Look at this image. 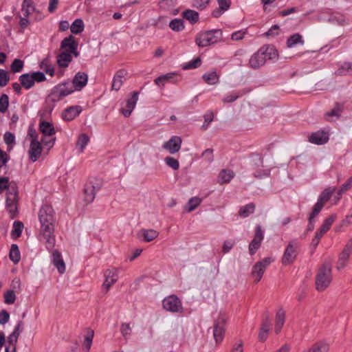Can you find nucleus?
<instances>
[{
	"instance_id": "ea45409f",
	"label": "nucleus",
	"mask_w": 352,
	"mask_h": 352,
	"mask_svg": "<svg viewBox=\"0 0 352 352\" xmlns=\"http://www.w3.org/2000/svg\"><path fill=\"white\" fill-rule=\"evenodd\" d=\"M84 28V22L81 19H76L70 25L71 32L76 34L81 33Z\"/></svg>"
},
{
	"instance_id": "f8f14e48",
	"label": "nucleus",
	"mask_w": 352,
	"mask_h": 352,
	"mask_svg": "<svg viewBox=\"0 0 352 352\" xmlns=\"http://www.w3.org/2000/svg\"><path fill=\"white\" fill-rule=\"evenodd\" d=\"M182 142L181 137L174 135L168 141L164 143L162 148L167 150L170 154H175L181 149Z\"/></svg>"
},
{
	"instance_id": "b1692460",
	"label": "nucleus",
	"mask_w": 352,
	"mask_h": 352,
	"mask_svg": "<svg viewBox=\"0 0 352 352\" xmlns=\"http://www.w3.org/2000/svg\"><path fill=\"white\" fill-rule=\"evenodd\" d=\"M285 321V311L283 310V308H280L278 309L276 314V318H275V327H274V331L276 334H278L282 327L284 325Z\"/></svg>"
},
{
	"instance_id": "e2e57ef3",
	"label": "nucleus",
	"mask_w": 352,
	"mask_h": 352,
	"mask_svg": "<svg viewBox=\"0 0 352 352\" xmlns=\"http://www.w3.org/2000/svg\"><path fill=\"white\" fill-rule=\"evenodd\" d=\"M201 58L197 57L195 59L189 62L188 63L186 64L183 68L184 69H190L197 68L198 67H199L201 65Z\"/></svg>"
},
{
	"instance_id": "f257e3e1",
	"label": "nucleus",
	"mask_w": 352,
	"mask_h": 352,
	"mask_svg": "<svg viewBox=\"0 0 352 352\" xmlns=\"http://www.w3.org/2000/svg\"><path fill=\"white\" fill-rule=\"evenodd\" d=\"M38 219L41 223V234L45 241L46 248L51 250L56 243L54 234L56 218L52 206L48 204L43 205L39 210Z\"/></svg>"
},
{
	"instance_id": "7ed1b4c3",
	"label": "nucleus",
	"mask_w": 352,
	"mask_h": 352,
	"mask_svg": "<svg viewBox=\"0 0 352 352\" xmlns=\"http://www.w3.org/2000/svg\"><path fill=\"white\" fill-rule=\"evenodd\" d=\"M332 280L331 265L329 263H324L319 268L316 276V288L318 292L325 290Z\"/></svg>"
},
{
	"instance_id": "1a4fd4ad",
	"label": "nucleus",
	"mask_w": 352,
	"mask_h": 352,
	"mask_svg": "<svg viewBox=\"0 0 352 352\" xmlns=\"http://www.w3.org/2000/svg\"><path fill=\"white\" fill-rule=\"evenodd\" d=\"M352 252V237L348 241L343 250L339 255L336 268L341 270L344 268L347 264L348 260Z\"/></svg>"
},
{
	"instance_id": "0eeeda50",
	"label": "nucleus",
	"mask_w": 352,
	"mask_h": 352,
	"mask_svg": "<svg viewBox=\"0 0 352 352\" xmlns=\"http://www.w3.org/2000/svg\"><path fill=\"white\" fill-rule=\"evenodd\" d=\"M298 245L296 241H292L289 243L282 257L283 265H289L294 262L298 255Z\"/></svg>"
},
{
	"instance_id": "37998d69",
	"label": "nucleus",
	"mask_w": 352,
	"mask_h": 352,
	"mask_svg": "<svg viewBox=\"0 0 352 352\" xmlns=\"http://www.w3.org/2000/svg\"><path fill=\"white\" fill-rule=\"evenodd\" d=\"M23 229V223L21 221H16L14 222L13 228L11 232V236L12 239H16L19 238L22 233Z\"/></svg>"
},
{
	"instance_id": "4d7b16f0",
	"label": "nucleus",
	"mask_w": 352,
	"mask_h": 352,
	"mask_svg": "<svg viewBox=\"0 0 352 352\" xmlns=\"http://www.w3.org/2000/svg\"><path fill=\"white\" fill-rule=\"evenodd\" d=\"M23 61L16 58L13 60L10 65L11 71L14 73L19 72L22 70L23 67Z\"/></svg>"
},
{
	"instance_id": "6e6552de",
	"label": "nucleus",
	"mask_w": 352,
	"mask_h": 352,
	"mask_svg": "<svg viewBox=\"0 0 352 352\" xmlns=\"http://www.w3.org/2000/svg\"><path fill=\"white\" fill-rule=\"evenodd\" d=\"M334 191L335 188H327L322 192L317 202L313 207L314 214H318L320 213L325 204L330 199Z\"/></svg>"
},
{
	"instance_id": "5fc2aeb1",
	"label": "nucleus",
	"mask_w": 352,
	"mask_h": 352,
	"mask_svg": "<svg viewBox=\"0 0 352 352\" xmlns=\"http://www.w3.org/2000/svg\"><path fill=\"white\" fill-rule=\"evenodd\" d=\"M94 336V331L91 329H88L87 330V333L85 336V340H84V343H85V347H86L87 351H89L91 348Z\"/></svg>"
},
{
	"instance_id": "774afa93",
	"label": "nucleus",
	"mask_w": 352,
	"mask_h": 352,
	"mask_svg": "<svg viewBox=\"0 0 352 352\" xmlns=\"http://www.w3.org/2000/svg\"><path fill=\"white\" fill-rule=\"evenodd\" d=\"M352 188V176L342 185L340 189L338 191L339 194H342Z\"/></svg>"
},
{
	"instance_id": "ddd939ff",
	"label": "nucleus",
	"mask_w": 352,
	"mask_h": 352,
	"mask_svg": "<svg viewBox=\"0 0 352 352\" xmlns=\"http://www.w3.org/2000/svg\"><path fill=\"white\" fill-rule=\"evenodd\" d=\"M138 91H133L131 93V96L126 100L125 107L120 109V112L124 117L128 118L131 116L138 100Z\"/></svg>"
},
{
	"instance_id": "338daca9",
	"label": "nucleus",
	"mask_w": 352,
	"mask_h": 352,
	"mask_svg": "<svg viewBox=\"0 0 352 352\" xmlns=\"http://www.w3.org/2000/svg\"><path fill=\"white\" fill-rule=\"evenodd\" d=\"M34 82H41L45 80L46 78L45 74L42 72H33L32 74Z\"/></svg>"
},
{
	"instance_id": "79ce46f5",
	"label": "nucleus",
	"mask_w": 352,
	"mask_h": 352,
	"mask_svg": "<svg viewBox=\"0 0 352 352\" xmlns=\"http://www.w3.org/2000/svg\"><path fill=\"white\" fill-rule=\"evenodd\" d=\"M10 258L14 263L16 264L19 262L21 259L20 252L19 250V247L16 244H12L11 245V249L10 251Z\"/></svg>"
},
{
	"instance_id": "58836bf2",
	"label": "nucleus",
	"mask_w": 352,
	"mask_h": 352,
	"mask_svg": "<svg viewBox=\"0 0 352 352\" xmlns=\"http://www.w3.org/2000/svg\"><path fill=\"white\" fill-rule=\"evenodd\" d=\"M141 232L142 233L144 240L146 242L152 241L159 235V232L153 229H142Z\"/></svg>"
},
{
	"instance_id": "473e14b6",
	"label": "nucleus",
	"mask_w": 352,
	"mask_h": 352,
	"mask_svg": "<svg viewBox=\"0 0 352 352\" xmlns=\"http://www.w3.org/2000/svg\"><path fill=\"white\" fill-rule=\"evenodd\" d=\"M39 130L44 136H51L55 134V129L52 124L46 121L41 122L39 124Z\"/></svg>"
},
{
	"instance_id": "49530a36",
	"label": "nucleus",
	"mask_w": 352,
	"mask_h": 352,
	"mask_svg": "<svg viewBox=\"0 0 352 352\" xmlns=\"http://www.w3.org/2000/svg\"><path fill=\"white\" fill-rule=\"evenodd\" d=\"M183 16L191 23H195L199 21V14L192 10H186L183 12Z\"/></svg>"
},
{
	"instance_id": "864d4df0",
	"label": "nucleus",
	"mask_w": 352,
	"mask_h": 352,
	"mask_svg": "<svg viewBox=\"0 0 352 352\" xmlns=\"http://www.w3.org/2000/svg\"><path fill=\"white\" fill-rule=\"evenodd\" d=\"M201 202V199H200L199 197H194L190 198L189 199V201H188L187 211L191 212V211L195 210L199 206Z\"/></svg>"
},
{
	"instance_id": "9d476101",
	"label": "nucleus",
	"mask_w": 352,
	"mask_h": 352,
	"mask_svg": "<svg viewBox=\"0 0 352 352\" xmlns=\"http://www.w3.org/2000/svg\"><path fill=\"white\" fill-rule=\"evenodd\" d=\"M263 238L264 235L261 226L260 225H257L255 228V234L254 239L252 240L249 245L250 254H254L256 250L259 249L261 245V242L263 240Z\"/></svg>"
},
{
	"instance_id": "2eb2a0df",
	"label": "nucleus",
	"mask_w": 352,
	"mask_h": 352,
	"mask_svg": "<svg viewBox=\"0 0 352 352\" xmlns=\"http://www.w3.org/2000/svg\"><path fill=\"white\" fill-rule=\"evenodd\" d=\"M104 277L105 280L103 283L102 287L105 289V292H107L109 288L117 281L118 275L117 270L116 269L113 270H107L104 272Z\"/></svg>"
},
{
	"instance_id": "bb28decb",
	"label": "nucleus",
	"mask_w": 352,
	"mask_h": 352,
	"mask_svg": "<svg viewBox=\"0 0 352 352\" xmlns=\"http://www.w3.org/2000/svg\"><path fill=\"white\" fill-rule=\"evenodd\" d=\"M217 2L219 6V8L213 10L212 12V15L215 18L219 17L231 6L230 0H217Z\"/></svg>"
},
{
	"instance_id": "a19ab883",
	"label": "nucleus",
	"mask_w": 352,
	"mask_h": 352,
	"mask_svg": "<svg viewBox=\"0 0 352 352\" xmlns=\"http://www.w3.org/2000/svg\"><path fill=\"white\" fill-rule=\"evenodd\" d=\"M255 210V205L253 203L248 204L240 208L239 215L241 217L245 218L250 214H252Z\"/></svg>"
},
{
	"instance_id": "4be33fe9",
	"label": "nucleus",
	"mask_w": 352,
	"mask_h": 352,
	"mask_svg": "<svg viewBox=\"0 0 352 352\" xmlns=\"http://www.w3.org/2000/svg\"><path fill=\"white\" fill-rule=\"evenodd\" d=\"M52 261L54 266L57 268L58 272L60 274H63L65 271V264L61 258L60 253L57 250H54L52 252Z\"/></svg>"
},
{
	"instance_id": "aec40b11",
	"label": "nucleus",
	"mask_w": 352,
	"mask_h": 352,
	"mask_svg": "<svg viewBox=\"0 0 352 352\" xmlns=\"http://www.w3.org/2000/svg\"><path fill=\"white\" fill-rule=\"evenodd\" d=\"M328 140V133L320 131L312 133L309 137V141L310 142L318 145L325 144Z\"/></svg>"
},
{
	"instance_id": "a878e982",
	"label": "nucleus",
	"mask_w": 352,
	"mask_h": 352,
	"mask_svg": "<svg viewBox=\"0 0 352 352\" xmlns=\"http://www.w3.org/2000/svg\"><path fill=\"white\" fill-rule=\"evenodd\" d=\"M54 89L62 99L74 91L73 87L67 82L58 84Z\"/></svg>"
},
{
	"instance_id": "8fccbe9b",
	"label": "nucleus",
	"mask_w": 352,
	"mask_h": 352,
	"mask_svg": "<svg viewBox=\"0 0 352 352\" xmlns=\"http://www.w3.org/2000/svg\"><path fill=\"white\" fill-rule=\"evenodd\" d=\"M89 141V138L85 133L80 134L76 142V146L80 148V152H82Z\"/></svg>"
},
{
	"instance_id": "e433bc0d",
	"label": "nucleus",
	"mask_w": 352,
	"mask_h": 352,
	"mask_svg": "<svg viewBox=\"0 0 352 352\" xmlns=\"http://www.w3.org/2000/svg\"><path fill=\"white\" fill-rule=\"evenodd\" d=\"M297 44H304L302 37L298 33L294 34L293 35L290 36L287 40V47L289 48H292L296 45Z\"/></svg>"
},
{
	"instance_id": "f704fd0d",
	"label": "nucleus",
	"mask_w": 352,
	"mask_h": 352,
	"mask_svg": "<svg viewBox=\"0 0 352 352\" xmlns=\"http://www.w3.org/2000/svg\"><path fill=\"white\" fill-rule=\"evenodd\" d=\"M202 78L204 82L208 85H216L219 80V77L215 71L204 74Z\"/></svg>"
},
{
	"instance_id": "423d86ee",
	"label": "nucleus",
	"mask_w": 352,
	"mask_h": 352,
	"mask_svg": "<svg viewBox=\"0 0 352 352\" xmlns=\"http://www.w3.org/2000/svg\"><path fill=\"white\" fill-rule=\"evenodd\" d=\"M163 308L172 313H182L183 307L181 300L176 295H170L162 300Z\"/></svg>"
},
{
	"instance_id": "c9c22d12",
	"label": "nucleus",
	"mask_w": 352,
	"mask_h": 352,
	"mask_svg": "<svg viewBox=\"0 0 352 352\" xmlns=\"http://www.w3.org/2000/svg\"><path fill=\"white\" fill-rule=\"evenodd\" d=\"M35 8L32 0H24L22 4L21 12L25 17H28L34 11Z\"/></svg>"
},
{
	"instance_id": "dca6fc26",
	"label": "nucleus",
	"mask_w": 352,
	"mask_h": 352,
	"mask_svg": "<svg viewBox=\"0 0 352 352\" xmlns=\"http://www.w3.org/2000/svg\"><path fill=\"white\" fill-rule=\"evenodd\" d=\"M271 320L268 314H266L263 320L261 323V327L260 329V332L258 336V340L260 342H265L268 336V333L271 329Z\"/></svg>"
},
{
	"instance_id": "0e129e2a",
	"label": "nucleus",
	"mask_w": 352,
	"mask_h": 352,
	"mask_svg": "<svg viewBox=\"0 0 352 352\" xmlns=\"http://www.w3.org/2000/svg\"><path fill=\"white\" fill-rule=\"evenodd\" d=\"M213 151H214L212 148H207L203 152L202 157L204 158V160L206 162L211 163L213 161V160H214Z\"/></svg>"
},
{
	"instance_id": "6ab92c4d",
	"label": "nucleus",
	"mask_w": 352,
	"mask_h": 352,
	"mask_svg": "<svg viewBox=\"0 0 352 352\" xmlns=\"http://www.w3.org/2000/svg\"><path fill=\"white\" fill-rule=\"evenodd\" d=\"M260 51L263 52V56L265 57V61L267 60H276L278 58V52L274 47V45H265L262 46L260 49Z\"/></svg>"
},
{
	"instance_id": "a211bd4d",
	"label": "nucleus",
	"mask_w": 352,
	"mask_h": 352,
	"mask_svg": "<svg viewBox=\"0 0 352 352\" xmlns=\"http://www.w3.org/2000/svg\"><path fill=\"white\" fill-rule=\"evenodd\" d=\"M100 188L99 184L94 186L91 182L87 183L84 188L85 200L87 203H91L94 201L96 195V192Z\"/></svg>"
},
{
	"instance_id": "f3484780",
	"label": "nucleus",
	"mask_w": 352,
	"mask_h": 352,
	"mask_svg": "<svg viewBox=\"0 0 352 352\" xmlns=\"http://www.w3.org/2000/svg\"><path fill=\"white\" fill-rule=\"evenodd\" d=\"M263 52L259 50L255 52L249 60V65L251 68L256 69L264 65L265 63Z\"/></svg>"
},
{
	"instance_id": "c03bdc74",
	"label": "nucleus",
	"mask_w": 352,
	"mask_h": 352,
	"mask_svg": "<svg viewBox=\"0 0 352 352\" xmlns=\"http://www.w3.org/2000/svg\"><path fill=\"white\" fill-rule=\"evenodd\" d=\"M12 187H17L16 184L15 182H9V178L6 177H0V190H7V192H10V188Z\"/></svg>"
},
{
	"instance_id": "09e8293b",
	"label": "nucleus",
	"mask_w": 352,
	"mask_h": 352,
	"mask_svg": "<svg viewBox=\"0 0 352 352\" xmlns=\"http://www.w3.org/2000/svg\"><path fill=\"white\" fill-rule=\"evenodd\" d=\"M169 27L174 31H182L184 28V21L181 19H173L170 22Z\"/></svg>"
},
{
	"instance_id": "5701e85b",
	"label": "nucleus",
	"mask_w": 352,
	"mask_h": 352,
	"mask_svg": "<svg viewBox=\"0 0 352 352\" xmlns=\"http://www.w3.org/2000/svg\"><path fill=\"white\" fill-rule=\"evenodd\" d=\"M88 76L85 72H78L74 79L73 84L76 90H81L87 83Z\"/></svg>"
},
{
	"instance_id": "69168bd1",
	"label": "nucleus",
	"mask_w": 352,
	"mask_h": 352,
	"mask_svg": "<svg viewBox=\"0 0 352 352\" xmlns=\"http://www.w3.org/2000/svg\"><path fill=\"white\" fill-rule=\"evenodd\" d=\"M61 99L62 98H60V96H59V95L54 88L52 89L50 94L48 95L47 98V100L48 102H56L58 101H60Z\"/></svg>"
},
{
	"instance_id": "de8ad7c7",
	"label": "nucleus",
	"mask_w": 352,
	"mask_h": 352,
	"mask_svg": "<svg viewBox=\"0 0 352 352\" xmlns=\"http://www.w3.org/2000/svg\"><path fill=\"white\" fill-rule=\"evenodd\" d=\"M342 110V105L339 103H336L335 107L329 112L325 114L327 120H329V118L336 116L339 117Z\"/></svg>"
},
{
	"instance_id": "4468645a",
	"label": "nucleus",
	"mask_w": 352,
	"mask_h": 352,
	"mask_svg": "<svg viewBox=\"0 0 352 352\" xmlns=\"http://www.w3.org/2000/svg\"><path fill=\"white\" fill-rule=\"evenodd\" d=\"M43 146L38 140H32L29 150L30 160L33 162H36L41 156Z\"/></svg>"
},
{
	"instance_id": "2f4dec72",
	"label": "nucleus",
	"mask_w": 352,
	"mask_h": 352,
	"mask_svg": "<svg viewBox=\"0 0 352 352\" xmlns=\"http://www.w3.org/2000/svg\"><path fill=\"white\" fill-rule=\"evenodd\" d=\"M251 91L250 89H243L232 94L226 96L223 99V102L225 103L232 102L235 101L238 98L243 96L244 94Z\"/></svg>"
},
{
	"instance_id": "3c124183",
	"label": "nucleus",
	"mask_w": 352,
	"mask_h": 352,
	"mask_svg": "<svg viewBox=\"0 0 352 352\" xmlns=\"http://www.w3.org/2000/svg\"><path fill=\"white\" fill-rule=\"evenodd\" d=\"M335 221V217L333 215H331L324 219L322 225L321 226L320 232L326 233L331 228V225Z\"/></svg>"
},
{
	"instance_id": "39448f33",
	"label": "nucleus",
	"mask_w": 352,
	"mask_h": 352,
	"mask_svg": "<svg viewBox=\"0 0 352 352\" xmlns=\"http://www.w3.org/2000/svg\"><path fill=\"white\" fill-rule=\"evenodd\" d=\"M274 261V258L272 257H265L253 265L251 275L255 283H258L261 280L265 270Z\"/></svg>"
},
{
	"instance_id": "393cba45",
	"label": "nucleus",
	"mask_w": 352,
	"mask_h": 352,
	"mask_svg": "<svg viewBox=\"0 0 352 352\" xmlns=\"http://www.w3.org/2000/svg\"><path fill=\"white\" fill-rule=\"evenodd\" d=\"M80 111V107L78 106L70 107L63 112L62 117L65 120L70 121L78 116Z\"/></svg>"
},
{
	"instance_id": "cd10ccee",
	"label": "nucleus",
	"mask_w": 352,
	"mask_h": 352,
	"mask_svg": "<svg viewBox=\"0 0 352 352\" xmlns=\"http://www.w3.org/2000/svg\"><path fill=\"white\" fill-rule=\"evenodd\" d=\"M72 54L68 51L62 52L57 56V64L60 67H67L72 60Z\"/></svg>"
},
{
	"instance_id": "c756f323",
	"label": "nucleus",
	"mask_w": 352,
	"mask_h": 352,
	"mask_svg": "<svg viewBox=\"0 0 352 352\" xmlns=\"http://www.w3.org/2000/svg\"><path fill=\"white\" fill-rule=\"evenodd\" d=\"M336 76L352 75V63L344 62L335 72Z\"/></svg>"
},
{
	"instance_id": "603ef678",
	"label": "nucleus",
	"mask_w": 352,
	"mask_h": 352,
	"mask_svg": "<svg viewBox=\"0 0 352 352\" xmlns=\"http://www.w3.org/2000/svg\"><path fill=\"white\" fill-rule=\"evenodd\" d=\"M132 332L130 323L124 322L120 326V333L125 340H128Z\"/></svg>"
},
{
	"instance_id": "13d9d810",
	"label": "nucleus",
	"mask_w": 352,
	"mask_h": 352,
	"mask_svg": "<svg viewBox=\"0 0 352 352\" xmlns=\"http://www.w3.org/2000/svg\"><path fill=\"white\" fill-rule=\"evenodd\" d=\"M41 68L43 69L45 72V73L49 74L50 76H54V67L53 65L49 64L47 60H43L41 63Z\"/></svg>"
},
{
	"instance_id": "c85d7f7f",
	"label": "nucleus",
	"mask_w": 352,
	"mask_h": 352,
	"mask_svg": "<svg viewBox=\"0 0 352 352\" xmlns=\"http://www.w3.org/2000/svg\"><path fill=\"white\" fill-rule=\"evenodd\" d=\"M234 173L231 170L222 169L218 177V182L220 184L229 183L234 177Z\"/></svg>"
},
{
	"instance_id": "72a5a7b5",
	"label": "nucleus",
	"mask_w": 352,
	"mask_h": 352,
	"mask_svg": "<svg viewBox=\"0 0 352 352\" xmlns=\"http://www.w3.org/2000/svg\"><path fill=\"white\" fill-rule=\"evenodd\" d=\"M18 201V188H10V192H7L6 206L8 205H16Z\"/></svg>"
},
{
	"instance_id": "680f3d73",
	"label": "nucleus",
	"mask_w": 352,
	"mask_h": 352,
	"mask_svg": "<svg viewBox=\"0 0 352 352\" xmlns=\"http://www.w3.org/2000/svg\"><path fill=\"white\" fill-rule=\"evenodd\" d=\"M166 164L173 170H178L179 168V161L173 157H166L164 160Z\"/></svg>"
},
{
	"instance_id": "4c0bfd02",
	"label": "nucleus",
	"mask_w": 352,
	"mask_h": 352,
	"mask_svg": "<svg viewBox=\"0 0 352 352\" xmlns=\"http://www.w3.org/2000/svg\"><path fill=\"white\" fill-rule=\"evenodd\" d=\"M329 21L341 26H344L347 24L345 16L341 13H336L331 15L329 18Z\"/></svg>"
},
{
	"instance_id": "052dcab7",
	"label": "nucleus",
	"mask_w": 352,
	"mask_h": 352,
	"mask_svg": "<svg viewBox=\"0 0 352 352\" xmlns=\"http://www.w3.org/2000/svg\"><path fill=\"white\" fill-rule=\"evenodd\" d=\"M10 80L8 72L4 69H0V87H3L8 85Z\"/></svg>"
},
{
	"instance_id": "6e6d98bb",
	"label": "nucleus",
	"mask_w": 352,
	"mask_h": 352,
	"mask_svg": "<svg viewBox=\"0 0 352 352\" xmlns=\"http://www.w3.org/2000/svg\"><path fill=\"white\" fill-rule=\"evenodd\" d=\"M9 105V98L7 94H3L0 96V112L5 113Z\"/></svg>"
},
{
	"instance_id": "9b49d317",
	"label": "nucleus",
	"mask_w": 352,
	"mask_h": 352,
	"mask_svg": "<svg viewBox=\"0 0 352 352\" xmlns=\"http://www.w3.org/2000/svg\"><path fill=\"white\" fill-rule=\"evenodd\" d=\"M78 46V42L75 40V38L72 35L65 38L60 43V48L72 53L76 57L79 56V53L77 51Z\"/></svg>"
},
{
	"instance_id": "7c9ffc66",
	"label": "nucleus",
	"mask_w": 352,
	"mask_h": 352,
	"mask_svg": "<svg viewBox=\"0 0 352 352\" xmlns=\"http://www.w3.org/2000/svg\"><path fill=\"white\" fill-rule=\"evenodd\" d=\"M19 80L22 85L26 89H29L32 87L34 85L32 76L30 74H23L19 76Z\"/></svg>"
},
{
	"instance_id": "20e7f679",
	"label": "nucleus",
	"mask_w": 352,
	"mask_h": 352,
	"mask_svg": "<svg viewBox=\"0 0 352 352\" xmlns=\"http://www.w3.org/2000/svg\"><path fill=\"white\" fill-rule=\"evenodd\" d=\"M227 318L226 314L221 312L214 322L213 336L217 344L221 342L224 338Z\"/></svg>"
},
{
	"instance_id": "412c9836",
	"label": "nucleus",
	"mask_w": 352,
	"mask_h": 352,
	"mask_svg": "<svg viewBox=\"0 0 352 352\" xmlns=\"http://www.w3.org/2000/svg\"><path fill=\"white\" fill-rule=\"evenodd\" d=\"M126 72L124 69L118 70L113 76L111 89L112 90L118 91L120 89L125 80Z\"/></svg>"
},
{
	"instance_id": "a18cd8bd",
	"label": "nucleus",
	"mask_w": 352,
	"mask_h": 352,
	"mask_svg": "<svg viewBox=\"0 0 352 352\" xmlns=\"http://www.w3.org/2000/svg\"><path fill=\"white\" fill-rule=\"evenodd\" d=\"M329 351V346L324 342H317L314 344L308 350L302 352H327Z\"/></svg>"
},
{
	"instance_id": "bf43d9fd",
	"label": "nucleus",
	"mask_w": 352,
	"mask_h": 352,
	"mask_svg": "<svg viewBox=\"0 0 352 352\" xmlns=\"http://www.w3.org/2000/svg\"><path fill=\"white\" fill-rule=\"evenodd\" d=\"M16 300V295L13 290H8L4 294V302L8 305H12Z\"/></svg>"
},
{
	"instance_id": "f03ea898",
	"label": "nucleus",
	"mask_w": 352,
	"mask_h": 352,
	"mask_svg": "<svg viewBox=\"0 0 352 352\" xmlns=\"http://www.w3.org/2000/svg\"><path fill=\"white\" fill-rule=\"evenodd\" d=\"M222 31L219 29L199 32L195 38L196 44L200 47L214 45L222 38Z\"/></svg>"
}]
</instances>
